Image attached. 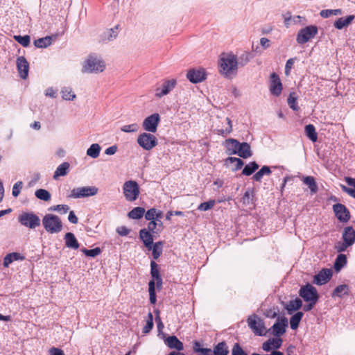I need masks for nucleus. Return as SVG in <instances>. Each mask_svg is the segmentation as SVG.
<instances>
[{
    "instance_id": "obj_16",
    "label": "nucleus",
    "mask_w": 355,
    "mask_h": 355,
    "mask_svg": "<svg viewBox=\"0 0 355 355\" xmlns=\"http://www.w3.org/2000/svg\"><path fill=\"white\" fill-rule=\"evenodd\" d=\"M331 277V270L324 268L314 276L313 283L320 286L323 285L328 282Z\"/></svg>"
},
{
    "instance_id": "obj_19",
    "label": "nucleus",
    "mask_w": 355,
    "mask_h": 355,
    "mask_svg": "<svg viewBox=\"0 0 355 355\" xmlns=\"http://www.w3.org/2000/svg\"><path fill=\"white\" fill-rule=\"evenodd\" d=\"M155 234L147 231L146 228L141 229L139 231V239L144 243V245L148 250H151L153 243V236Z\"/></svg>"
},
{
    "instance_id": "obj_4",
    "label": "nucleus",
    "mask_w": 355,
    "mask_h": 355,
    "mask_svg": "<svg viewBox=\"0 0 355 355\" xmlns=\"http://www.w3.org/2000/svg\"><path fill=\"white\" fill-rule=\"evenodd\" d=\"M123 191L125 199L130 202L136 200L140 193L139 184L134 180L126 181L123 184Z\"/></svg>"
},
{
    "instance_id": "obj_62",
    "label": "nucleus",
    "mask_w": 355,
    "mask_h": 355,
    "mask_svg": "<svg viewBox=\"0 0 355 355\" xmlns=\"http://www.w3.org/2000/svg\"><path fill=\"white\" fill-rule=\"evenodd\" d=\"M351 246L349 244H347L345 241L343 242L338 241L335 245V249L338 252H344L347 250L348 247Z\"/></svg>"
},
{
    "instance_id": "obj_21",
    "label": "nucleus",
    "mask_w": 355,
    "mask_h": 355,
    "mask_svg": "<svg viewBox=\"0 0 355 355\" xmlns=\"http://www.w3.org/2000/svg\"><path fill=\"white\" fill-rule=\"evenodd\" d=\"M224 145L227 155H237V150L240 145L239 141L235 139L230 138L225 141Z\"/></svg>"
},
{
    "instance_id": "obj_3",
    "label": "nucleus",
    "mask_w": 355,
    "mask_h": 355,
    "mask_svg": "<svg viewBox=\"0 0 355 355\" xmlns=\"http://www.w3.org/2000/svg\"><path fill=\"white\" fill-rule=\"evenodd\" d=\"M105 68V64L101 59L90 55L85 61L82 72L89 73H98L102 72Z\"/></svg>"
},
{
    "instance_id": "obj_5",
    "label": "nucleus",
    "mask_w": 355,
    "mask_h": 355,
    "mask_svg": "<svg viewBox=\"0 0 355 355\" xmlns=\"http://www.w3.org/2000/svg\"><path fill=\"white\" fill-rule=\"evenodd\" d=\"M98 189L95 186L74 188L71 190L69 198H80L94 196L98 193Z\"/></svg>"
},
{
    "instance_id": "obj_48",
    "label": "nucleus",
    "mask_w": 355,
    "mask_h": 355,
    "mask_svg": "<svg viewBox=\"0 0 355 355\" xmlns=\"http://www.w3.org/2000/svg\"><path fill=\"white\" fill-rule=\"evenodd\" d=\"M153 327V316L151 312L148 314V319L146 320V325L143 327V333L148 334Z\"/></svg>"
},
{
    "instance_id": "obj_64",
    "label": "nucleus",
    "mask_w": 355,
    "mask_h": 355,
    "mask_svg": "<svg viewBox=\"0 0 355 355\" xmlns=\"http://www.w3.org/2000/svg\"><path fill=\"white\" fill-rule=\"evenodd\" d=\"M130 230L125 226H120L117 227L116 232L122 236H127L130 233Z\"/></svg>"
},
{
    "instance_id": "obj_15",
    "label": "nucleus",
    "mask_w": 355,
    "mask_h": 355,
    "mask_svg": "<svg viewBox=\"0 0 355 355\" xmlns=\"http://www.w3.org/2000/svg\"><path fill=\"white\" fill-rule=\"evenodd\" d=\"M270 91L275 96H279L282 91V84L278 75L275 73H272L270 76Z\"/></svg>"
},
{
    "instance_id": "obj_25",
    "label": "nucleus",
    "mask_w": 355,
    "mask_h": 355,
    "mask_svg": "<svg viewBox=\"0 0 355 355\" xmlns=\"http://www.w3.org/2000/svg\"><path fill=\"white\" fill-rule=\"evenodd\" d=\"M25 257L19 252H12L6 255L3 259V266L7 268L14 261H24Z\"/></svg>"
},
{
    "instance_id": "obj_55",
    "label": "nucleus",
    "mask_w": 355,
    "mask_h": 355,
    "mask_svg": "<svg viewBox=\"0 0 355 355\" xmlns=\"http://www.w3.org/2000/svg\"><path fill=\"white\" fill-rule=\"evenodd\" d=\"M226 162H229L230 163H235L236 165H235L234 168H233V171H237V170L241 168V167L244 164L242 159H241L240 158L234 157H227L226 159Z\"/></svg>"
},
{
    "instance_id": "obj_52",
    "label": "nucleus",
    "mask_w": 355,
    "mask_h": 355,
    "mask_svg": "<svg viewBox=\"0 0 355 355\" xmlns=\"http://www.w3.org/2000/svg\"><path fill=\"white\" fill-rule=\"evenodd\" d=\"M250 55L249 53L244 52L238 58L237 62L238 66L243 67L246 65L250 61Z\"/></svg>"
},
{
    "instance_id": "obj_59",
    "label": "nucleus",
    "mask_w": 355,
    "mask_h": 355,
    "mask_svg": "<svg viewBox=\"0 0 355 355\" xmlns=\"http://www.w3.org/2000/svg\"><path fill=\"white\" fill-rule=\"evenodd\" d=\"M232 355H247L245 352L242 349L239 343H235L232 349Z\"/></svg>"
},
{
    "instance_id": "obj_30",
    "label": "nucleus",
    "mask_w": 355,
    "mask_h": 355,
    "mask_svg": "<svg viewBox=\"0 0 355 355\" xmlns=\"http://www.w3.org/2000/svg\"><path fill=\"white\" fill-rule=\"evenodd\" d=\"M229 349L225 341L218 343L213 349L214 355H228Z\"/></svg>"
},
{
    "instance_id": "obj_2",
    "label": "nucleus",
    "mask_w": 355,
    "mask_h": 355,
    "mask_svg": "<svg viewBox=\"0 0 355 355\" xmlns=\"http://www.w3.org/2000/svg\"><path fill=\"white\" fill-rule=\"evenodd\" d=\"M44 230L50 234H57L62 231L63 225L60 217L52 214H46L42 218Z\"/></svg>"
},
{
    "instance_id": "obj_60",
    "label": "nucleus",
    "mask_w": 355,
    "mask_h": 355,
    "mask_svg": "<svg viewBox=\"0 0 355 355\" xmlns=\"http://www.w3.org/2000/svg\"><path fill=\"white\" fill-rule=\"evenodd\" d=\"M22 187L23 182L21 181H18L14 184L12 190V194L14 197H17L19 195Z\"/></svg>"
},
{
    "instance_id": "obj_46",
    "label": "nucleus",
    "mask_w": 355,
    "mask_h": 355,
    "mask_svg": "<svg viewBox=\"0 0 355 355\" xmlns=\"http://www.w3.org/2000/svg\"><path fill=\"white\" fill-rule=\"evenodd\" d=\"M62 97L67 101H73L76 95L70 87H64L61 90Z\"/></svg>"
},
{
    "instance_id": "obj_23",
    "label": "nucleus",
    "mask_w": 355,
    "mask_h": 355,
    "mask_svg": "<svg viewBox=\"0 0 355 355\" xmlns=\"http://www.w3.org/2000/svg\"><path fill=\"white\" fill-rule=\"evenodd\" d=\"M165 343L170 349H175L177 351L184 349L183 343L175 336H168L166 339Z\"/></svg>"
},
{
    "instance_id": "obj_49",
    "label": "nucleus",
    "mask_w": 355,
    "mask_h": 355,
    "mask_svg": "<svg viewBox=\"0 0 355 355\" xmlns=\"http://www.w3.org/2000/svg\"><path fill=\"white\" fill-rule=\"evenodd\" d=\"M288 104L293 110L297 111L299 110L300 107L297 103L295 93L293 92L289 94L288 98Z\"/></svg>"
},
{
    "instance_id": "obj_56",
    "label": "nucleus",
    "mask_w": 355,
    "mask_h": 355,
    "mask_svg": "<svg viewBox=\"0 0 355 355\" xmlns=\"http://www.w3.org/2000/svg\"><path fill=\"white\" fill-rule=\"evenodd\" d=\"M150 275L153 279L161 277L158 265L154 261L150 262Z\"/></svg>"
},
{
    "instance_id": "obj_14",
    "label": "nucleus",
    "mask_w": 355,
    "mask_h": 355,
    "mask_svg": "<svg viewBox=\"0 0 355 355\" xmlns=\"http://www.w3.org/2000/svg\"><path fill=\"white\" fill-rule=\"evenodd\" d=\"M288 327V320L286 317H278L276 322L272 326V334L275 336H279L286 332Z\"/></svg>"
},
{
    "instance_id": "obj_29",
    "label": "nucleus",
    "mask_w": 355,
    "mask_h": 355,
    "mask_svg": "<svg viewBox=\"0 0 355 355\" xmlns=\"http://www.w3.org/2000/svg\"><path fill=\"white\" fill-rule=\"evenodd\" d=\"M302 182L304 184L307 185L311 193H316L318 190V184L315 178L313 176L303 177Z\"/></svg>"
},
{
    "instance_id": "obj_9",
    "label": "nucleus",
    "mask_w": 355,
    "mask_h": 355,
    "mask_svg": "<svg viewBox=\"0 0 355 355\" xmlns=\"http://www.w3.org/2000/svg\"><path fill=\"white\" fill-rule=\"evenodd\" d=\"M299 295L304 301H318L319 299L316 288L310 284L302 286Z\"/></svg>"
},
{
    "instance_id": "obj_53",
    "label": "nucleus",
    "mask_w": 355,
    "mask_h": 355,
    "mask_svg": "<svg viewBox=\"0 0 355 355\" xmlns=\"http://www.w3.org/2000/svg\"><path fill=\"white\" fill-rule=\"evenodd\" d=\"M215 204L216 201L214 200H209L207 202L200 203L198 207V209L200 211H207L212 209Z\"/></svg>"
},
{
    "instance_id": "obj_22",
    "label": "nucleus",
    "mask_w": 355,
    "mask_h": 355,
    "mask_svg": "<svg viewBox=\"0 0 355 355\" xmlns=\"http://www.w3.org/2000/svg\"><path fill=\"white\" fill-rule=\"evenodd\" d=\"M119 34V26L105 31L101 35V42L106 43L116 38Z\"/></svg>"
},
{
    "instance_id": "obj_24",
    "label": "nucleus",
    "mask_w": 355,
    "mask_h": 355,
    "mask_svg": "<svg viewBox=\"0 0 355 355\" xmlns=\"http://www.w3.org/2000/svg\"><path fill=\"white\" fill-rule=\"evenodd\" d=\"M342 237L347 244L352 245L355 242V230L351 226L345 227Z\"/></svg>"
},
{
    "instance_id": "obj_32",
    "label": "nucleus",
    "mask_w": 355,
    "mask_h": 355,
    "mask_svg": "<svg viewBox=\"0 0 355 355\" xmlns=\"http://www.w3.org/2000/svg\"><path fill=\"white\" fill-rule=\"evenodd\" d=\"M225 121L226 122V125L222 128H217L215 130L216 133L219 135H222L223 137H226L229 134H230L232 131V121L230 118L226 117L225 119Z\"/></svg>"
},
{
    "instance_id": "obj_36",
    "label": "nucleus",
    "mask_w": 355,
    "mask_h": 355,
    "mask_svg": "<svg viewBox=\"0 0 355 355\" xmlns=\"http://www.w3.org/2000/svg\"><path fill=\"white\" fill-rule=\"evenodd\" d=\"M306 135L313 141L315 142L318 139V135L313 125L309 124L305 126Z\"/></svg>"
},
{
    "instance_id": "obj_6",
    "label": "nucleus",
    "mask_w": 355,
    "mask_h": 355,
    "mask_svg": "<svg viewBox=\"0 0 355 355\" xmlns=\"http://www.w3.org/2000/svg\"><path fill=\"white\" fill-rule=\"evenodd\" d=\"M19 222L30 229H35L40 225V218L33 212H26L19 216Z\"/></svg>"
},
{
    "instance_id": "obj_18",
    "label": "nucleus",
    "mask_w": 355,
    "mask_h": 355,
    "mask_svg": "<svg viewBox=\"0 0 355 355\" xmlns=\"http://www.w3.org/2000/svg\"><path fill=\"white\" fill-rule=\"evenodd\" d=\"M205 76V71L202 69H191L187 74V78L193 83H198L203 81L206 78Z\"/></svg>"
},
{
    "instance_id": "obj_61",
    "label": "nucleus",
    "mask_w": 355,
    "mask_h": 355,
    "mask_svg": "<svg viewBox=\"0 0 355 355\" xmlns=\"http://www.w3.org/2000/svg\"><path fill=\"white\" fill-rule=\"evenodd\" d=\"M157 215V209L155 208H152L148 209L146 213L145 214V218L147 220L150 221H155Z\"/></svg>"
},
{
    "instance_id": "obj_54",
    "label": "nucleus",
    "mask_w": 355,
    "mask_h": 355,
    "mask_svg": "<svg viewBox=\"0 0 355 355\" xmlns=\"http://www.w3.org/2000/svg\"><path fill=\"white\" fill-rule=\"evenodd\" d=\"M139 126L137 123H132L130 125H125L121 128V130L123 132H136L139 130Z\"/></svg>"
},
{
    "instance_id": "obj_12",
    "label": "nucleus",
    "mask_w": 355,
    "mask_h": 355,
    "mask_svg": "<svg viewBox=\"0 0 355 355\" xmlns=\"http://www.w3.org/2000/svg\"><path fill=\"white\" fill-rule=\"evenodd\" d=\"M159 121L160 117L159 114H153L144 120L142 123L143 128L145 130L154 133L157 131Z\"/></svg>"
},
{
    "instance_id": "obj_58",
    "label": "nucleus",
    "mask_w": 355,
    "mask_h": 355,
    "mask_svg": "<svg viewBox=\"0 0 355 355\" xmlns=\"http://www.w3.org/2000/svg\"><path fill=\"white\" fill-rule=\"evenodd\" d=\"M147 231H149L153 234H159L160 230L157 228L156 221H150L148 224Z\"/></svg>"
},
{
    "instance_id": "obj_34",
    "label": "nucleus",
    "mask_w": 355,
    "mask_h": 355,
    "mask_svg": "<svg viewBox=\"0 0 355 355\" xmlns=\"http://www.w3.org/2000/svg\"><path fill=\"white\" fill-rule=\"evenodd\" d=\"M52 37L46 36L34 41V44L37 48H46L51 44Z\"/></svg>"
},
{
    "instance_id": "obj_33",
    "label": "nucleus",
    "mask_w": 355,
    "mask_h": 355,
    "mask_svg": "<svg viewBox=\"0 0 355 355\" xmlns=\"http://www.w3.org/2000/svg\"><path fill=\"white\" fill-rule=\"evenodd\" d=\"M354 15H349L346 18L340 17L335 21L334 26L337 29L341 30L348 26L354 20Z\"/></svg>"
},
{
    "instance_id": "obj_20",
    "label": "nucleus",
    "mask_w": 355,
    "mask_h": 355,
    "mask_svg": "<svg viewBox=\"0 0 355 355\" xmlns=\"http://www.w3.org/2000/svg\"><path fill=\"white\" fill-rule=\"evenodd\" d=\"M282 345V339L280 338H270L262 344V349L266 352H270L272 349L277 350Z\"/></svg>"
},
{
    "instance_id": "obj_27",
    "label": "nucleus",
    "mask_w": 355,
    "mask_h": 355,
    "mask_svg": "<svg viewBox=\"0 0 355 355\" xmlns=\"http://www.w3.org/2000/svg\"><path fill=\"white\" fill-rule=\"evenodd\" d=\"M64 240L65 245L67 248L74 250H76L79 248V243L73 233H67L64 236Z\"/></svg>"
},
{
    "instance_id": "obj_44",
    "label": "nucleus",
    "mask_w": 355,
    "mask_h": 355,
    "mask_svg": "<svg viewBox=\"0 0 355 355\" xmlns=\"http://www.w3.org/2000/svg\"><path fill=\"white\" fill-rule=\"evenodd\" d=\"M259 168V165L255 162H252L250 164L245 166L243 169L242 174L244 175L249 176L252 175Z\"/></svg>"
},
{
    "instance_id": "obj_42",
    "label": "nucleus",
    "mask_w": 355,
    "mask_h": 355,
    "mask_svg": "<svg viewBox=\"0 0 355 355\" xmlns=\"http://www.w3.org/2000/svg\"><path fill=\"white\" fill-rule=\"evenodd\" d=\"M101 146L98 144H93L87 150V155L92 158H97L99 156Z\"/></svg>"
},
{
    "instance_id": "obj_17",
    "label": "nucleus",
    "mask_w": 355,
    "mask_h": 355,
    "mask_svg": "<svg viewBox=\"0 0 355 355\" xmlns=\"http://www.w3.org/2000/svg\"><path fill=\"white\" fill-rule=\"evenodd\" d=\"M16 64L19 76L22 79H26L28 75L29 63L24 56H19L17 59Z\"/></svg>"
},
{
    "instance_id": "obj_40",
    "label": "nucleus",
    "mask_w": 355,
    "mask_h": 355,
    "mask_svg": "<svg viewBox=\"0 0 355 355\" xmlns=\"http://www.w3.org/2000/svg\"><path fill=\"white\" fill-rule=\"evenodd\" d=\"M271 173L270 167L263 166L259 171H257L253 176V179L257 182H261L264 175H269Z\"/></svg>"
},
{
    "instance_id": "obj_50",
    "label": "nucleus",
    "mask_w": 355,
    "mask_h": 355,
    "mask_svg": "<svg viewBox=\"0 0 355 355\" xmlns=\"http://www.w3.org/2000/svg\"><path fill=\"white\" fill-rule=\"evenodd\" d=\"M15 40L24 47H27L30 44L31 38L29 35H15Z\"/></svg>"
},
{
    "instance_id": "obj_26",
    "label": "nucleus",
    "mask_w": 355,
    "mask_h": 355,
    "mask_svg": "<svg viewBox=\"0 0 355 355\" xmlns=\"http://www.w3.org/2000/svg\"><path fill=\"white\" fill-rule=\"evenodd\" d=\"M237 155L243 158L246 159L252 155L251 148L249 144L247 142L240 143L239 149L237 150Z\"/></svg>"
},
{
    "instance_id": "obj_47",
    "label": "nucleus",
    "mask_w": 355,
    "mask_h": 355,
    "mask_svg": "<svg viewBox=\"0 0 355 355\" xmlns=\"http://www.w3.org/2000/svg\"><path fill=\"white\" fill-rule=\"evenodd\" d=\"M342 14V10L341 9H327V10H322L320 11V15L323 18H328L331 15H339Z\"/></svg>"
},
{
    "instance_id": "obj_63",
    "label": "nucleus",
    "mask_w": 355,
    "mask_h": 355,
    "mask_svg": "<svg viewBox=\"0 0 355 355\" xmlns=\"http://www.w3.org/2000/svg\"><path fill=\"white\" fill-rule=\"evenodd\" d=\"M200 344L198 342L196 341L194 343L193 349H194L195 352H200L204 355H209V354L211 352V349H208V348H197V346H200Z\"/></svg>"
},
{
    "instance_id": "obj_7",
    "label": "nucleus",
    "mask_w": 355,
    "mask_h": 355,
    "mask_svg": "<svg viewBox=\"0 0 355 355\" xmlns=\"http://www.w3.org/2000/svg\"><path fill=\"white\" fill-rule=\"evenodd\" d=\"M318 33V28L316 26L311 25L299 31L296 40L298 44H304L310 39L314 37Z\"/></svg>"
},
{
    "instance_id": "obj_28",
    "label": "nucleus",
    "mask_w": 355,
    "mask_h": 355,
    "mask_svg": "<svg viewBox=\"0 0 355 355\" xmlns=\"http://www.w3.org/2000/svg\"><path fill=\"white\" fill-rule=\"evenodd\" d=\"M70 164L64 162L60 164L54 172L53 178L58 179L60 176H65L69 171Z\"/></svg>"
},
{
    "instance_id": "obj_1",
    "label": "nucleus",
    "mask_w": 355,
    "mask_h": 355,
    "mask_svg": "<svg viewBox=\"0 0 355 355\" xmlns=\"http://www.w3.org/2000/svg\"><path fill=\"white\" fill-rule=\"evenodd\" d=\"M220 72L227 77L235 75L238 69L237 58L232 53H223L219 60Z\"/></svg>"
},
{
    "instance_id": "obj_35",
    "label": "nucleus",
    "mask_w": 355,
    "mask_h": 355,
    "mask_svg": "<svg viewBox=\"0 0 355 355\" xmlns=\"http://www.w3.org/2000/svg\"><path fill=\"white\" fill-rule=\"evenodd\" d=\"M145 213V209L137 207L132 209L128 214V217L132 219H140Z\"/></svg>"
},
{
    "instance_id": "obj_10",
    "label": "nucleus",
    "mask_w": 355,
    "mask_h": 355,
    "mask_svg": "<svg viewBox=\"0 0 355 355\" xmlns=\"http://www.w3.org/2000/svg\"><path fill=\"white\" fill-rule=\"evenodd\" d=\"M248 324L249 327L256 335L263 336L266 334L264 332V323L262 320L257 317L256 315L248 318Z\"/></svg>"
},
{
    "instance_id": "obj_45",
    "label": "nucleus",
    "mask_w": 355,
    "mask_h": 355,
    "mask_svg": "<svg viewBox=\"0 0 355 355\" xmlns=\"http://www.w3.org/2000/svg\"><path fill=\"white\" fill-rule=\"evenodd\" d=\"M35 195L38 199L44 201H49L51 199L50 193L44 189H39L36 190Z\"/></svg>"
},
{
    "instance_id": "obj_39",
    "label": "nucleus",
    "mask_w": 355,
    "mask_h": 355,
    "mask_svg": "<svg viewBox=\"0 0 355 355\" xmlns=\"http://www.w3.org/2000/svg\"><path fill=\"white\" fill-rule=\"evenodd\" d=\"M303 317V313L302 312H297L295 314H294L290 319V325L291 328L292 329H296L299 324Z\"/></svg>"
},
{
    "instance_id": "obj_57",
    "label": "nucleus",
    "mask_w": 355,
    "mask_h": 355,
    "mask_svg": "<svg viewBox=\"0 0 355 355\" xmlns=\"http://www.w3.org/2000/svg\"><path fill=\"white\" fill-rule=\"evenodd\" d=\"M82 252L87 257H95L101 254V250L100 248H95L91 250L84 248L82 250Z\"/></svg>"
},
{
    "instance_id": "obj_38",
    "label": "nucleus",
    "mask_w": 355,
    "mask_h": 355,
    "mask_svg": "<svg viewBox=\"0 0 355 355\" xmlns=\"http://www.w3.org/2000/svg\"><path fill=\"white\" fill-rule=\"evenodd\" d=\"M163 243L158 241L153 243L152 245V255L154 259H157L162 253Z\"/></svg>"
},
{
    "instance_id": "obj_8",
    "label": "nucleus",
    "mask_w": 355,
    "mask_h": 355,
    "mask_svg": "<svg viewBox=\"0 0 355 355\" xmlns=\"http://www.w3.org/2000/svg\"><path fill=\"white\" fill-rule=\"evenodd\" d=\"M138 144L144 150H150L157 145V139L150 133L144 132L137 138Z\"/></svg>"
},
{
    "instance_id": "obj_11",
    "label": "nucleus",
    "mask_w": 355,
    "mask_h": 355,
    "mask_svg": "<svg viewBox=\"0 0 355 355\" xmlns=\"http://www.w3.org/2000/svg\"><path fill=\"white\" fill-rule=\"evenodd\" d=\"M176 83L177 82L175 79L164 80L161 86L156 88L155 96L160 98L164 96L167 95L175 88Z\"/></svg>"
},
{
    "instance_id": "obj_51",
    "label": "nucleus",
    "mask_w": 355,
    "mask_h": 355,
    "mask_svg": "<svg viewBox=\"0 0 355 355\" xmlns=\"http://www.w3.org/2000/svg\"><path fill=\"white\" fill-rule=\"evenodd\" d=\"M69 210V207L67 205H58L51 206L49 208V211H58L60 214H64Z\"/></svg>"
},
{
    "instance_id": "obj_41",
    "label": "nucleus",
    "mask_w": 355,
    "mask_h": 355,
    "mask_svg": "<svg viewBox=\"0 0 355 355\" xmlns=\"http://www.w3.org/2000/svg\"><path fill=\"white\" fill-rule=\"evenodd\" d=\"M347 263V257L345 254H340L337 256L335 263L334 269L339 271Z\"/></svg>"
},
{
    "instance_id": "obj_43",
    "label": "nucleus",
    "mask_w": 355,
    "mask_h": 355,
    "mask_svg": "<svg viewBox=\"0 0 355 355\" xmlns=\"http://www.w3.org/2000/svg\"><path fill=\"white\" fill-rule=\"evenodd\" d=\"M148 292H149V300L151 304H155L156 303V293H155V280L151 279L148 282Z\"/></svg>"
},
{
    "instance_id": "obj_31",
    "label": "nucleus",
    "mask_w": 355,
    "mask_h": 355,
    "mask_svg": "<svg viewBox=\"0 0 355 355\" xmlns=\"http://www.w3.org/2000/svg\"><path fill=\"white\" fill-rule=\"evenodd\" d=\"M349 293V286L346 284H342L336 286L331 296L333 297H342L344 295H348Z\"/></svg>"
},
{
    "instance_id": "obj_13",
    "label": "nucleus",
    "mask_w": 355,
    "mask_h": 355,
    "mask_svg": "<svg viewBox=\"0 0 355 355\" xmlns=\"http://www.w3.org/2000/svg\"><path fill=\"white\" fill-rule=\"evenodd\" d=\"M333 210L339 221L347 223L349 220L350 213L344 205L340 203L335 204L333 205Z\"/></svg>"
},
{
    "instance_id": "obj_37",
    "label": "nucleus",
    "mask_w": 355,
    "mask_h": 355,
    "mask_svg": "<svg viewBox=\"0 0 355 355\" xmlns=\"http://www.w3.org/2000/svg\"><path fill=\"white\" fill-rule=\"evenodd\" d=\"M302 306V302L300 298L291 300L286 306V309L291 313L292 311L300 309Z\"/></svg>"
}]
</instances>
